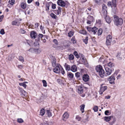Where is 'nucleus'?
<instances>
[{
  "instance_id": "58",
  "label": "nucleus",
  "mask_w": 125,
  "mask_h": 125,
  "mask_svg": "<svg viewBox=\"0 0 125 125\" xmlns=\"http://www.w3.org/2000/svg\"><path fill=\"white\" fill-rule=\"evenodd\" d=\"M76 119L78 121H80L81 120V118L78 115L76 116Z\"/></svg>"
},
{
  "instance_id": "29",
  "label": "nucleus",
  "mask_w": 125,
  "mask_h": 125,
  "mask_svg": "<svg viewBox=\"0 0 125 125\" xmlns=\"http://www.w3.org/2000/svg\"><path fill=\"white\" fill-rule=\"evenodd\" d=\"M74 57L73 54H70L68 57V58L70 60H72L74 59Z\"/></svg>"
},
{
  "instance_id": "59",
  "label": "nucleus",
  "mask_w": 125,
  "mask_h": 125,
  "mask_svg": "<svg viewBox=\"0 0 125 125\" xmlns=\"http://www.w3.org/2000/svg\"><path fill=\"white\" fill-rule=\"evenodd\" d=\"M53 42L56 45H57L58 44L57 41V40L54 39L53 40Z\"/></svg>"
},
{
  "instance_id": "3",
  "label": "nucleus",
  "mask_w": 125,
  "mask_h": 125,
  "mask_svg": "<svg viewBox=\"0 0 125 125\" xmlns=\"http://www.w3.org/2000/svg\"><path fill=\"white\" fill-rule=\"evenodd\" d=\"M107 87L106 86H104V84H101L99 91L100 94H102L103 92L105 91L107 89Z\"/></svg>"
},
{
  "instance_id": "34",
  "label": "nucleus",
  "mask_w": 125,
  "mask_h": 125,
  "mask_svg": "<svg viewBox=\"0 0 125 125\" xmlns=\"http://www.w3.org/2000/svg\"><path fill=\"white\" fill-rule=\"evenodd\" d=\"M19 84L20 86H22L25 88H26L27 85L23 83H19Z\"/></svg>"
},
{
  "instance_id": "54",
  "label": "nucleus",
  "mask_w": 125,
  "mask_h": 125,
  "mask_svg": "<svg viewBox=\"0 0 125 125\" xmlns=\"http://www.w3.org/2000/svg\"><path fill=\"white\" fill-rule=\"evenodd\" d=\"M50 16L53 18L55 19L56 18V15L53 13H52L51 14Z\"/></svg>"
},
{
  "instance_id": "15",
  "label": "nucleus",
  "mask_w": 125,
  "mask_h": 125,
  "mask_svg": "<svg viewBox=\"0 0 125 125\" xmlns=\"http://www.w3.org/2000/svg\"><path fill=\"white\" fill-rule=\"evenodd\" d=\"M71 70L73 72H75L77 71V68L75 65H73L71 67Z\"/></svg>"
},
{
  "instance_id": "64",
  "label": "nucleus",
  "mask_w": 125,
  "mask_h": 125,
  "mask_svg": "<svg viewBox=\"0 0 125 125\" xmlns=\"http://www.w3.org/2000/svg\"><path fill=\"white\" fill-rule=\"evenodd\" d=\"M61 73L62 74H64L65 73V72L63 69L62 68L61 70Z\"/></svg>"
},
{
  "instance_id": "62",
  "label": "nucleus",
  "mask_w": 125,
  "mask_h": 125,
  "mask_svg": "<svg viewBox=\"0 0 125 125\" xmlns=\"http://www.w3.org/2000/svg\"><path fill=\"white\" fill-rule=\"evenodd\" d=\"M107 5L108 6H112V3L111 1H109L108 2Z\"/></svg>"
},
{
  "instance_id": "55",
  "label": "nucleus",
  "mask_w": 125,
  "mask_h": 125,
  "mask_svg": "<svg viewBox=\"0 0 125 125\" xmlns=\"http://www.w3.org/2000/svg\"><path fill=\"white\" fill-rule=\"evenodd\" d=\"M10 4L11 5H13L14 3V0H9V1Z\"/></svg>"
},
{
  "instance_id": "52",
  "label": "nucleus",
  "mask_w": 125,
  "mask_h": 125,
  "mask_svg": "<svg viewBox=\"0 0 125 125\" xmlns=\"http://www.w3.org/2000/svg\"><path fill=\"white\" fill-rule=\"evenodd\" d=\"M17 122L19 123H21L23 122V121L21 118H18L17 119Z\"/></svg>"
},
{
  "instance_id": "16",
  "label": "nucleus",
  "mask_w": 125,
  "mask_h": 125,
  "mask_svg": "<svg viewBox=\"0 0 125 125\" xmlns=\"http://www.w3.org/2000/svg\"><path fill=\"white\" fill-rule=\"evenodd\" d=\"M102 69H103L102 66L100 65H97L96 67L95 70L98 72L101 71Z\"/></svg>"
},
{
  "instance_id": "46",
  "label": "nucleus",
  "mask_w": 125,
  "mask_h": 125,
  "mask_svg": "<svg viewBox=\"0 0 125 125\" xmlns=\"http://www.w3.org/2000/svg\"><path fill=\"white\" fill-rule=\"evenodd\" d=\"M73 54L77 58H78L79 57V56L78 55L77 52L76 51L74 52Z\"/></svg>"
},
{
  "instance_id": "7",
  "label": "nucleus",
  "mask_w": 125,
  "mask_h": 125,
  "mask_svg": "<svg viewBox=\"0 0 125 125\" xmlns=\"http://www.w3.org/2000/svg\"><path fill=\"white\" fill-rule=\"evenodd\" d=\"M57 3L58 5L62 7H64L66 5L65 3L62 0H58Z\"/></svg>"
},
{
  "instance_id": "9",
  "label": "nucleus",
  "mask_w": 125,
  "mask_h": 125,
  "mask_svg": "<svg viewBox=\"0 0 125 125\" xmlns=\"http://www.w3.org/2000/svg\"><path fill=\"white\" fill-rule=\"evenodd\" d=\"M83 80L85 82L88 81L89 79V77L88 75L87 74H84L83 77Z\"/></svg>"
},
{
  "instance_id": "33",
  "label": "nucleus",
  "mask_w": 125,
  "mask_h": 125,
  "mask_svg": "<svg viewBox=\"0 0 125 125\" xmlns=\"http://www.w3.org/2000/svg\"><path fill=\"white\" fill-rule=\"evenodd\" d=\"M21 7L23 9H25L26 7V4L24 3H22L21 4Z\"/></svg>"
},
{
  "instance_id": "6",
  "label": "nucleus",
  "mask_w": 125,
  "mask_h": 125,
  "mask_svg": "<svg viewBox=\"0 0 125 125\" xmlns=\"http://www.w3.org/2000/svg\"><path fill=\"white\" fill-rule=\"evenodd\" d=\"M105 70L106 72V73L105 74V76L109 75L111 74L112 72V70L111 69L108 67H106L105 68Z\"/></svg>"
},
{
  "instance_id": "63",
  "label": "nucleus",
  "mask_w": 125,
  "mask_h": 125,
  "mask_svg": "<svg viewBox=\"0 0 125 125\" xmlns=\"http://www.w3.org/2000/svg\"><path fill=\"white\" fill-rule=\"evenodd\" d=\"M119 56V54H118V55L116 56V57L117 58V59L119 60H121L122 59V58L121 57H120Z\"/></svg>"
},
{
  "instance_id": "38",
  "label": "nucleus",
  "mask_w": 125,
  "mask_h": 125,
  "mask_svg": "<svg viewBox=\"0 0 125 125\" xmlns=\"http://www.w3.org/2000/svg\"><path fill=\"white\" fill-rule=\"evenodd\" d=\"M87 19L90 20L91 21H93L94 19L93 17L91 15L88 16L87 17Z\"/></svg>"
},
{
  "instance_id": "30",
  "label": "nucleus",
  "mask_w": 125,
  "mask_h": 125,
  "mask_svg": "<svg viewBox=\"0 0 125 125\" xmlns=\"http://www.w3.org/2000/svg\"><path fill=\"white\" fill-rule=\"evenodd\" d=\"M102 10H107V7L106 6L103 4L102 5Z\"/></svg>"
},
{
  "instance_id": "42",
  "label": "nucleus",
  "mask_w": 125,
  "mask_h": 125,
  "mask_svg": "<svg viewBox=\"0 0 125 125\" xmlns=\"http://www.w3.org/2000/svg\"><path fill=\"white\" fill-rule=\"evenodd\" d=\"M98 108L97 106H94L93 108V110L95 112H97L98 111Z\"/></svg>"
},
{
  "instance_id": "5",
  "label": "nucleus",
  "mask_w": 125,
  "mask_h": 125,
  "mask_svg": "<svg viewBox=\"0 0 125 125\" xmlns=\"http://www.w3.org/2000/svg\"><path fill=\"white\" fill-rule=\"evenodd\" d=\"M60 65L57 64L55 66L53 67H54L53 69V71L54 72L57 73H60V69L59 67Z\"/></svg>"
},
{
  "instance_id": "37",
  "label": "nucleus",
  "mask_w": 125,
  "mask_h": 125,
  "mask_svg": "<svg viewBox=\"0 0 125 125\" xmlns=\"http://www.w3.org/2000/svg\"><path fill=\"white\" fill-rule=\"evenodd\" d=\"M88 37H86L85 39H84L83 40V42L86 44L87 43L88 41Z\"/></svg>"
},
{
  "instance_id": "23",
  "label": "nucleus",
  "mask_w": 125,
  "mask_h": 125,
  "mask_svg": "<svg viewBox=\"0 0 125 125\" xmlns=\"http://www.w3.org/2000/svg\"><path fill=\"white\" fill-rule=\"evenodd\" d=\"M116 0H112V3L113 6L115 8V10L117 9L116 8Z\"/></svg>"
},
{
  "instance_id": "32",
  "label": "nucleus",
  "mask_w": 125,
  "mask_h": 125,
  "mask_svg": "<svg viewBox=\"0 0 125 125\" xmlns=\"http://www.w3.org/2000/svg\"><path fill=\"white\" fill-rule=\"evenodd\" d=\"M79 32L80 33L83 34H85L86 33V31L85 30H82L80 31Z\"/></svg>"
},
{
  "instance_id": "2",
  "label": "nucleus",
  "mask_w": 125,
  "mask_h": 125,
  "mask_svg": "<svg viewBox=\"0 0 125 125\" xmlns=\"http://www.w3.org/2000/svg\"><path fill=\"white\" fill-rule=\"evenodd\" d=\"M117 73L115 72L108 79V80L109 81L110 83L112 84H115V76H116Z\"/></svg>"
},
{
  "instance_id": "26",
  "label": "nucleus",
  "mask_w": 125,
  "mask_h": 125,
  "mask_svg": "<svg viewBox=\"0 0 125 125\" xmlns=\"http://www.w3.org/2000/svg\"><path fill=\"white\" fill-rule=\"evenodd\" d=\"M42 38H44L43 35L42 34H39L38 37V41H40V39H42Z\"/></svg>"
},
{
  "instance_id": "35",
  "label": "nucleus",
  "mask_w": 125,
  "mask_h": 125,
  "mask_svg": "<svg viewBox=\"0 0 125 125\" xmlns=\"http://www.w3.org/2000/svg\"><path fill=\"white\" fill-rule=\"evenodd\" d=\"M47 112L48 116L49 117H50L52 116V115L51 113L50 112V110H47Z\"/></svg>"
},
{
  "instance_id": "1",
  "label": "nucleus",
  "mask_w": 125,
  "mask_h": 125,
  "mask_svg": "<svg viewBox=\"0 0 125 125\" xmlns=\"http://www.w3.org/2000/svg\"><path fill=\"white\" fill-rule=\"evenodd\" d=\"M114 22L115 24L117 26L121 25L123 22V20L121 18H119L116 15H114Z\"/></svg>"
},
{
  "instance_id": "60",
  "label": "nucleus",
  "mask_w": 125,
  "mask_h": 125,
  "mask_svg": "<svg viewBox=\"0 0 125 125\" xmlns=\"http://www.w3.org/2000/svg\"><path fill=\"white\" fill-rule=\"evenodd\" d=\"M56 5L55 4H52V8L53 9H54L56 8Z\"/></svg>"
},
{
  "instance_id": "36",
  "label": "nucleus",
  "mask_w": 125,
  "mask_h": 125,
  "mask_svg": "<svg viewBox=\"0 0 125 125\" xmlns=\"http://www.w3.org/2000/svg\"><path fill=\"white\" fill-rule=\"evenodd\" d=\"M71 40L73 42V44H75L76 43V40L74 37H73L71 39Z\"/></svg>"
},
{
  "instance_id": "17",
  "label": "nucleus",
  "mask_w": 125,
  "mask_h": 125,
  "mask_svg": "<svg viewBox=\"0 0 125 125\" xmlns=\"http://www.w3.org/2000/svg\"><path fill=\"white\" fill-rule=\"evenodd\" d=\"M65 70L67 71H69L71 70V67L70 65L65 63L64 65Z\"/></svg>"
},
{
  "instance_id": "14",
  "label": "nucleus",
  "mask_w": 125,
  "mask_h": 125,
  "mask_svg": "<svg viewBox=\"0 0 125 125\" xmlns=\"http://www.w3.org/2000/svg\"><path fill=\"white\" fill-rule=\"evenodd\" d=\"M52 65L53 67H55L57 64H56V60L54 57H53L52 59Z\"/></svg>"
},
{
  "instance_id": "49",
  "label": "nucleus",
  "mask_w": 125,
  "mask_h": 125,
  "mask_svg": "<svg viewBox=\"0 0 125 125\" xmlns=\"http://www.w3.org/2000/svg\"><path fill=\"white\" fill-rule=\"evenodd\" d=\"M46 6L47 8L46 9V10H49V7L50 6V4L49 3H47L46 4Z\"/></svg>"
},
{
  "instance_id": "21",
  "label": "nucleus",
  "mask_w": 125,
  "mask_h": 125,
  "mask_svg": "<svg viewBox=\"0 0 125 125\" xmlns=\"http://www.w3.org/2000/svg\"><path fill=\"white\" fill-rule=\"evenodd\" d=\"M67 76L68 77L71 79L73 78L74 77L73 74L71 72L67 73Z\"/></svg>"
},
{
  "instance_id": "39",
  "label": "nucleus",
  "mask_w": 125,
  "mask_h": 125,
  "mask_svg": "<svg viewBox=\"0 0 125 125\" xmlns=\"http://www.w3.org/2000/svg\"><path fill=\"white\" fill-rule=\"evenodd\" d=\"M88 117L87 116L86 118L83 119V123H86L89 120H88Z\"/></svg>"
},
{
  "instance_id": "44",
  "label": "nucleus",
  "mask_w": 125,
  "mask_h": 125,
  "mask_svg": "<svg viewBox=\"0 0 125 125\" xmlns=\"http://www.w3.org/2000/svg\"><path fill=\"white\" fill-rule=\"evenodd\" d=\"M34 46L36 47H39V42H34Z\"/></svg>"
},
{
  "instance_id": "4",
  "label": "nucleus",
  "mask_w": 125,
  "mask_h": 125,
  "mask_svg": "<svg viewBox=\"0 0 125 125\" xmlns=\"http://www.w3.org/2000/svg\"><path fill=\"white\" fill-rule=\"evenodd\" d=\"M18 88L21 93V95L22 97H24L26 96L27 92L25 91L19 87H18Z\"/></svg>"
},
{
  "instance_id": "40",
  "label": "nucleus",
  "mask_w": 125,
  "mask_h": 125,
  "mask_svg": "<svg viewBox=\"0 0 125 125\" xmlns=\"http://www.w3.org/2000/svg\"><path fill=\"white\" fill-rule=\"evenodd\" d=\"M107 65L108 66L111 68V67H113L114 66L113 64L111 62H109V63H108Z\"/></svg>"
},
{
  "instance_id": "13",
  "label": "nucleus",
  "mask_w": 125,
  "mask_h": 125,
  "mask_svg": "<svg viewBox=\"0 0 125 125\" xmlns=\"http://www.w3.org/2000/svg\"><path fill=\"white\" fill-rule=\"evenodd\" d=\"M98 73L99 75L101 77H103L104 76H105V72L103 69H102Z\"/></svg>"
},
{
  "instance_id": "24",
  "label": "nucleus",
  "mask_w": 125,
  "mask_h": 125,
  "mask_svg": "<svg viewBox=\"0 0 125 125\" xmlns=\"http://www.w3.org/2000/svg\"><path fill=\"white\" fill-rule=\"evenodd\" d=\"M98 28L96 27H94L92 28V32H93L94 34H95L97 31Z\"/></svg>"
},
{
  "instance_id": "19",
  "label": "nucleus",
  "mask_w": 125,
  "mask_h": 125,
  "mask_svg": "<svg viewBox=\"0 0 125 125\" xmlns=\"http://www.w3.org/2000/svg\"><path fill=\"white\" fill-rule=\"evenodd\" d=\"M113 117V116H105L104 117V120L106 122H108Z\"/></svg>"
},
{
  "instance_id": "12",
  "label": "nucleus",
  "mask_w": 125,
  "mask_h": 125,
  "mask_svg": "<svg viewBox=\"0 0 125 125\" xmlns=\"http://www.w3.org/2000/svg\"><path fill=\"white\" fill-rule=\"evenodd\" d=\"M37 34L36 32L32 31L31 32L30 34V36L31 38L35 39L37 36Z\"/></svg>"
},
{
  "instance_id": "31",
  "label": "nucleus",
  "mask_w": 125,
  "mask_h": 125,
  "mask_svg": "<svg viewBox=\"0 0 125 125\" xmlns=\"http://www.w3.org/2000/svg\"><path fill=\"white\" fill-rule=\"evenodd\" d=\"M112 41L111 40L106 39V45H110Z\"/></svg>"
},
{
  "instance_id": "43",
  "label": "nucleus",
  "mask_w": 125,
  "mask_h": 125,
  "mask_svg": "<svg viewBox=\"0 0 125 125\" xmlns=\"http://www.w3.org/2000/svg\"><path fill=\"white\" fill-rule=\"evenodd\" d=\"M115 121L116 119L115 118H114L113 119V121L112 122H109V123L110 125H113L115 123Z\"/></svg>"
},
{
  "instance_id": "25",
  "label": "nucleus",
  "mask_w": 125,
  "mask_h": 125,
  "mask_svg": "<svg viewBox=\"0 0 125 125\" xmlns=\"http://www.w3.org/2000/svg\"><path fill=\"white\" fill-rule=\"evenodd\" d=\"M45 114V110L43 108L41 109L40 111V114L41 115H43Z\"/></svg>"
},
{
  "instance_id": "45",
  "label": "nucleus",
  "mask_w": 125,
  "mask_h": 125,
  "mask_svg": "<svg viewBox=\"0 0 125 125\" xmlns=\"http://www.w3.org/2000/svg\"><path fill=\"white\" fill-rule=\"evenodd\" d=\"M35 48H31L29 50V51L31 52H35Z\"/></svg>"
},
{
  "instance_id": "48",
  "label": "nucleus",
  "mask_w": 125,
  "mask_h": 125,
  "mask_svg": "<svg viewBox=\"0 0 125 125\" xmlns=\"http://www.w3.org/2000/svg\"><path fill=\"white\" fill-rule=\"evenodd\" d=\"M19 59L20 61H21L22 62H23L24 61V58L22 56H19Z\"/></svg>"
},
{
  "instance_id": "10",
  "label": "nucleus",
  "mask_w": 125,
  "mask_h": 125,
  "mask_svg": "<svg viewBox=\"0 0 125 125\" xmlns=\"http://www.w3.org/2000/svg\"><path fill=\"white\" fill-rule=\"evenodd\" d=\"M81 57H80V58L81 60L82 61L83 64L84 65H86L88 63L86 59L84 58V56L82 54L81 55Z\"/></svg>"
},
{
  "instance_id": "41",
  "label": "nucleus",
  "mask_w": 125,
  "mask_h": 125,
  "mask_svg": "<svg viewBox=\"0 0 125 125\" xmlns=\"http://www.w3.org/2000/svg\"><path fill=\"white\" fill-rule=\"evenodd\" d=\"M75 76L77 78L79 77L80 76V73L79 72H77L75 73Z\"/></svg>"
},
{
  "instance_id": "56",
  "label": "nucleus",
  "mask_w": 125,
  "mask_h": 125,
  "mask_svg": "<svg viewBox=\"0 0 125 125\" xmlns=\"http://www.w3.org/2000/svg\"><path fill=\"white\" fill-rule=\"evenodd\" d=\"M101 0H95V2L98 5H100L101 3Z\"/></svg>"
},
{
  "instance_id": "50",
  "label": "nucleus",
  "mask_w": 125,
  "mask_h": 125,
  "mask_svg": "<svg viewBox=\"0 0 125 125\" xmlns=\"http://www.w3.org/2000/svg\"><path fill=\"white\" fill-rule=\"evenodd\" d=\"M35 52L37 54H39L41 52V51L39 49H35Z\"/></svg>"
},
{
  "instance_id": "11",
  "label": "nucleus",
  "mask_w": 125,
  "mask_h": 125,
  "mask_svg": "<svg viewBox=\"0 0 125 125\" xmlns=\"http://www.w3.org/2000/svg\"><path fill=\"white\" fill-rule=\"evenodd\" d=\"M62 117H63L62 119L63 120L65 121L69 117L68 114L67 112H65L63 115Z\"/></svg>"
},
{
  "instance_id": "61",
  "label": "nucleus",
  "mask_w": 125,
  "mask_h": 125,
  "mask_svg": "<svg viewBox=\"0 0 125 125\" xmlns=\"http://www.w3.org/2000/svg\"><path fill=\"white\" fill-rule=\"evenodd\" d=\"M92 28L90 27H87V30L89 31V32H91L92 31Z\"/></svg>"
},
{
  "instance_id": "22",
  "label": "nucleus",
  "mask_w": 125,
  "mask_h": 125,
  "mask_svg": "<svg viewBox=\"0 0 125 125\" xmlns=\"http://www.w3.org/2000/svg\"><path fill=\"white\" fill-rule=\"evenodd\" d=\"M104 18L105 19L106 22L107 23H109L111 22V19L109 16H107Z\"/></svg>"
},
{
  "instance_id": "53",
  "label": "nucleus",
  "mask_w": 125,
  "mask_h": 125,
  "mask_svg": "<svg viewBox=\"0 0 125 125\" xmlns=\"http://www.w3.org/2000/svg\"><path fill=\"white\" fill-rule=\"evenodd\" d=\"M42 82L43 83V86L44 87H46L47 86V83L46 81L43 80H42Z\"/></svg>"
},
{
  "instance_id": "8",
  "label": "nucleus",
  "mask_w": 125,
  "mask_h": 125,
  "mask_svg": "<svg viewBox=\"0 0 125 125\" xmlns=\"http://www.w3.org/2000/svg\"><path fill=\"white\" fill-rule=\"evenodd\" d=\"M77 90L78 93L82 94L83 92V87L82 86H79L77 87Z\"/></svg>"
},
{
  "instance_id": "57",
  "label": "nucleus",
  "mask_w": 125,
  "mask_h": 125,
  "mask_svg": "<svg viewBox=\"0 0 125 125\" xmlns=\"http://www.w3.org/2000/svg\"><path fill=\"white\" fill-rule=\"evenodd\" d=\"M0 33L1 34L3 35L5 34V32L3 29H1L0 31Z\"/></svg>"
},
{
  "instance_id": "47",
  "label": "nucleus",
  "mask_w": 125,
  "mask_h": 125,
  "mask_svg": "<svg viewBox=\"0 0 125 125\" xmlns=\"http://www.w3.org/2000/svg\"><path fill=\"white\" fill-rule=\"evenodd\" d=\"M68 36L69 37H71L72 36H73V32L71 31L68 33Z\"/></svg>"
},
{
  "instance_id": "27",
  "label": "nucleus",
  "mask_w": 125,
  "mask_h": 125,
  "mask_svg": "<svg viewBox=\"0 0 125 125\" xmlns=\"http://www.w3.org/2000/svg\"><path fill=\"white\" fill-rule=\"evenodd\" d=\"M81 111L82 113H83L84 112V109L85 107V105L84 104H82L81 105Z\"/></svg>"
},
{
  "instance_id": "51",
  "label": "nucleus",
  "mask_w": 125,
  "mask_h": 125,
  "mask_svg": "<svg viewBox=\"0 0 125 125\" xmlns=\"http://www.w3.org/2000/svg\"><path fill=\"white\" fill-rule=\"evenodd\" d=\"M106 39L112 40V36L110 35H108Z\"/></svg>"
},
{
  "instance_id": "28",
  "label": "nucleus",
  "mask_w": 125,
  "mask_h": 125,
  "mask_svg": "<svg viewBox=\"0 0 125 125\" xmlns=\"http://www.w3.org/2000/svg\"><path fill=\"white\" fill-rule=\"evenodd\" d=\"M103 32V30L101 29H99L98 31L97 34L98 36L101 34Z\"/></svg>"
},
{
  "instance_id": "20",
  "label": "nucleus",
  "mask_w": 125,
  "mask_h": 125,
  "mask_svg": "<svg viewBox=\"0 0 125 125\" xmlns=\"http://www.w3.org/2000/svg\"><path fill=\"white\" fill-rule=\"evenodd\" d=\"M21 22L17 21H13L12 23V24L13 25H16L19 26Z\"/></svg>"
},
{
  "instance_id": "18",
  "label": "nucleus",
  "mask_w": 125,
  "mask_h": 125,
  "mask_svg": "<svg viewBox=\"0 0 125 125\" xmlns=\"http://www.w3.org/2000/svg\"><path fill=\"white\" fill-rule=\"evenodd\" d=\"M107 10H102V15L104 18L107 16Z\"/></svg>"
}]
</instances>
